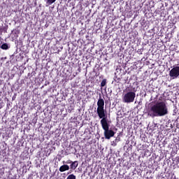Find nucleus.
<instances>
[{
	"label": "nucleus",
	"mask_w": 179,
	"mask_h": 179,
	"mask_svg": "<svg viewBox=\"0 0 179 179\" xmlns=\"http://www.w3.org/2000/svg\"><path fill=\"white\" fill-rule=\"evenodd\" d=\"M142 51H143V49H138L137 52H140V54L142 55Z\"/></svg>",
	"instance_id": "4468645a"
},
{
	"label": "nucleus",
	"mask_w": 179,
	"mask_h": 179,
	"mask_svg": "<svg viewBox=\"0 0 179 179\" xmlns=\"http://www.w3.org/2000/svg\"><path fill=\"white\" fill-rule=\"evenodd\" d=\"M0 48L1 50H9V45H8V43H3L0 46Z\"/></svg>",
	"instance_id": "6e6552de"
},
{
	"label": "nucleus",
	"mask_w": 179,
	"mask_h": 179,
	"mask_svg": "<svg viewBox=\"0 0 179 179\" xmlns=\"http://www.w3.org/2000/svg\"><path fill=\"white\" fill-rule=\"evenodd\" d=\"M65 1V2H66V1H68V0H64Z\"/></svg>",
	"instance_id": "dca6fc26"
},
{
	"label": "nucleus",
	"mask_w": 179,
	"mask_h": 179,
	"mask_svg": "<svg viewBox=\"0 0 179 179\" xmlns=\"http://www.w3.org/2000/svg\"><path fill=\"white\" fill-rule=\"evenodd\" d=\"M72 171H73V169H71L68 173L67 175H69L72 173Z\"/></svg>",
	"instance_id": "2eb2a0df"
},
{
	"label": "nucleus",
	"mask_w": 179,
	"mask_h": 179,
	"mask_svg": "<svg viewBox=\"0 0 179 179\" xmlns=\"http://www.w3.org/2000/svg\"><path fill=\"white\" fill-rule=\"evenodd\" d=\"M66 179H76V176L73 174L69 175Z\"/></svg>",
	"instance_id": "f8f14e48"
},
{
	"label": "nucleus",
	"mask_w": 179,
	"mask_h": 179,
	"mask_svg": "<svg viewBox=\"0 0 179 179\" xmlns=\"http://www.w3.org/2000/svg\"><path fill=\"white\" fill-rule=\"evenodd\" d=\"M101 125L102 127V129H103V135L105 136V139H111L115 135V132L112 129H110V121L108 119L103 118L100 121Z\"/></svg>",
	"instance_id": "f03ea898"
},
{
	"label": "nucleus",
	"mask_w": 179,
	"mask_h": 179,
	"mask_svg": "<svg viewBox=\"0 0 179 179\" xmlns=\"http://www.w3.org/2000/svg\"><path fill=\"white\" fill-rule=\"evenodd\" d=\"M178 114V108L177 106L173 107V115H177Z\"/></svg>",
	"instance_id": "1a4fd4ad"
},
{
	"label": "nucleus",
	"mask_w": 179,
	"mask_h": 179,
	"mask_svg": "<svg viewBox=\"0 0 179 179\" xmlns=\"http://www.w3.org/2000/svg\"><path fill=\"white\" fill-rule=\"evenodd\" d=\"M106 85H107V80L105 78V79L102 80V81L101 83V87H104V86H106Z\"/></svg>",
	"instance_id": "9d476101"
},
{
	"label": "nucleus",
	"mask_w": 179,
	"mask_h": 179,
	"mask_svg": "<svg viewBox=\"0 0 179 179\" xmlns=\"http://www.w3.org/2000/svg\"><path fill=\"white\" fill-rule=\"evenodd\" d=\"M55 1L57 0H46V3H48V5H52Z\"/></svg>",
	"instance_id": "9b49d317"
},
{
	"label": "nucleus",
	"mask_w": 179,
	"mask_h": 179,
	"mask_svg": "<svg viewBox=\"0 0 179 179\" xmlns=\"http://www.w3.org/2000/svg\"><path fill=\"white\" fill-rule=\"evenodd\" d=\"M73 162H72L71 159H69V160H67V161L66 162V164H72Z\"/></svg>",
	"instance_id": "ddd939ff"
},
{
	"label": "nucleus",
	"mask_w": 179,
	"mask_h": 179,
	"mask_svg": "<svg viewBox=\"0 0 179 179\" xmlns=\"http://www.w3.org/2000/svg\"><path fill=\"white\" fill-rule=\"evenodd\" d=\"M68 170H69V166L67 164L62 165L59 169L60 173H64V171H68Z\"/></svg>",
	"instance_id": "423d86ee"
},
{
	"label": "nucleus",
	"mask_w": 179,
	"mask_h": 179,
	"mask_svg": "<svg viewBox=\"0 0 179 179\" xmlns=\"http://www.w3.org/2000/svg\"><path fill=\"white\" fill-rule=\"evenodd\" d=\"M135 97H136V94L135 93V92H128L123 96V103H134V101H135Z\"/></svg>",
	"instance_id": "20e7f679"
},
{
	"label": "nucleus",
	"mask_w": 179,
	"mask_h": 179,
	"mask_svg": "<svg viewBox=\"0 0 179 179\" xmlns=\"http://www.w3.org/2000/svg\"><path fill=\"white\" fill-rule=\"evenodd\" d=\"M169 114V108L167 102L164 101H157L155 104L150 105L148 111V117L155 118V117H164Z\"/></svg>",
	"instance_id": "f257e3e1"
},
{
	"label": "nucleus",
	"mask_w": 179,
	"mask_h": 179,
	"mask_svg": "<svg viewBox=\"0 0 179 179\" xmlns=\"http://www.w3.org/2000/svg\"><path fill=\"white\" fill-rule=\"evenodd\" d=\"M78 166H79V163L78 162V161H74L71 164L70 169L71 170H76Z\"/></svg>",
	"instance_id": "0eeeda50"
},
{
	"label": "nucleus",
	"mask_w": 179,
	"mask_h": 179,
	"mask_svg": "<svg viewBox=\"0 0 179 179\" xmlns=\"http://www.w3.org/2000/svg\"><path fill=\"white\" fill-rule=\"evenodd\" d=\"M97 109L96 114H98V117L103 120V118H107V112L104 110V99L101 98V96H99V99L96 103Z\"/></svg>",
	"instance_id": "7ed1b4c3"
},
{
	"label": "nucleus",
	"mask_w": 179,
	"mask_h": 179,
	"mask_svg": "<svg viewBox=\"0 0 179 179\" xmlns=\"http://www.w3.org/2000/svg\"><path fill=\"white\" fill-rule=\"evenodd\" d=\"M169 76L172 79H177L179 76V66H173L169 71Z\"/></svg>",
	"instance_id": "39448f33"
}]
</instances>
